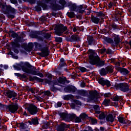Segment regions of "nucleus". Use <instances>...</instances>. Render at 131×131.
<instances>
[{
	"label": "nucleus",
	"instance_id": "obj_54",
	"mask_svg": "<svg viewBox=\"0 0 131 131\" xmlns=\"http://www.w3.org/2000/svg\"><path fill=\"white\" fill-rule=\"evenodd\" d=\"M100 130L104 131V130H105V128H104L103 127H100Z\"/></svg>",
	"mask_w": 131,
	"mask_h": 131
},
{
	"label": "nucleus",
	"instance_id": "obj_9",
	"mask_svg": "<svg viewBox=\"0 0 131 131\" xmlns=\"http://www.w3.org/2000/svg\"><path fill=\"white\" fill-rule=\"evenodd\" d=\"M64 91L67 93L72 94V93H75L76 92V88L74 86H67L64 89Z\"/></svg>",
	"mask_w": 131,
	"mask_h": 131
},
{
	"label": "nucleus",
	"instance_id": "obj_37",
	"mask_svg": "<svg viewBox=\"0 0 131 131\" xmlns=\"http://www.w3.org/2000/svg\"><path fill=\"white\" fill-rule=\"evenodd\" d=\"M78 69L80 70L81 72H85V71H86V69L84 67H79Z\"/></svg>",
	"mask_w": 131,
	"mask_h": 131
},
{
	"label": "nucleus",
	"instance_id": "obj_43",
	"mask_svg": "<svg viewBox=\"0 0 131 131\" xmlns=\"http://www.w3.org/2000/svg\"><path fill=\"white\" fill-rule=\"evenodd\" d=\"M10 2L11 4H13L14 5L18 4V1H17V0H10Z\"/></svg>",
	"mask_w": 131,
	"mask_h": 131
},
{
	"label": "nucleus",
	"instance_id": "obj_8",
	"mask_svg": "<svg viewBox=\"0 0 131 131\" xmlns=\"http://www.w3.org/2000/svg\"><path fill=\"white\" fill-rule=\"evenodd\" d=\"M58 83L57 82L55 83L53 81H51V82H49L48 83L49 85H55V84H57V85H60V84H64V83H65V81L64 80V79L61 77H59L58 78Z\"/></svg>",
	"mask_w": 131,
	"mask_h": 131
},
{
	"label": "nucleus",
	"instance_id": "obj_17",
	"mask_svg": "<svg viewBox=\"0 0 131 131\" xmlns=\"http://www.w3.org/2000/svg\"><path fill=\"white\" fill-rule=\"evenodd\" d=\"M114 42L115 43V46L116 45H118L120 42V38H119V35H115L114 36Z\"/></svg>",
	"mask_w": 131,
	"mask_h": 131
},
{
	"label": "nucleus",
	"instance_id": "obj_46",
	"mask_svg": "<svg viewBox=\"0 0 131 131\" xmlns=\"http://www.w3.org/2000/svg\"><path fill=\"white\" fill-rule=\"evenodd\" d=\"M80 117H81V118H85V117H86V115L84 113L81 114L80 115Z\"/></svg>",
	"mask_w": 131,
	"mask_h": 131
},
{
	"label": "nucleus",
	"instance_id": "obj_27",
	"mask_svg": "<svg viewBox=\"0 0 131 131\" xmlns=\"http://www.w3.org/2000/svg\"><path fill=\"white\" fill-rule=\"evenodd\" d=\"M30 91L32 93V94H35L36 93L38 92V89L37 88H31L30 89Z\"/></svg>",
	"mask_w": 131,
	"mask_h": 131
},
{
	"label": "nucleus",
	"instance_id": "obj_62",
	"mask_svg": "<svg viewBox=\"0 0 131 131\" xmlns=\"http://www.w3.org/2000/svg\"><path fill=\"white\" fill-rule=\"evenodd\" d=\"M88 128L89 129L90 131H93V129L92 128V127H88Z\"/></svg>",
	"mask_w": 131,
	"mask_h": 131
},
{
	"label": "nucleus",
	"instance_id": "obj_64",
	"mask_svg": "<svg viewBox=\"0 0 131 131\" xmlns=\"http://www.w3.org/2000/svg\"><path fill=\"white\" fill-rule=\"evenodd\" d=\"M77 30L76 29V28H73V31L74 32H75V31H76Z\"/></svg>",
	"mask_w": 131,
	"mask_h": 131
},
{
	"label": "nucleus",
	"instance_id": "obj_28",
	"mask_svg": "<svg viewBox=\"0 0 131 131\" xmlns=\"http://www.w3.org/2000/svg\"><path fill=\"white\" fill-rule=\"evenodd\" d=\"M107 73H112L113 72V68L108 67L105 68Z\"/></svg>",
	"mask_w": 131,
	"mask_h": 131
},
{
	"label": "nucleus",
	"instance_id": "obj_60",
	"mask_svg": "<svg viewBox=\"0 0 131 131\" xmlns=\"http://www.w3.org/2000/svg\"><path fill=\"white\" fill-rule=\"evenodd\" d=\"M14 74L16 76H20V74L19 73H14Z\"/></svg>",
	"mask_w": 131,
	"mask_h": 131
},
{
	"label": "nucleus",
	"instance_id": "obj_33",
	"mask_svg": "<svg viewBox=\"0 0 131 131\" xmlns=\"http://www.w3.org/2000/svg\"><path fill=\"white\" fill-rule=\"evenodd\" d=\"M77 39V37L75 35H72L70 38V41H74Z\"/></svg>",
	"mask_w": 131,
	"mask_h": 131
},
{
	"label": "nucleus",
	"instance_id": "obj_29",
	"mask_svg": "<svg viewBox=\"0 0 131 131\" xmlns=\"http://www.w3.org/2000/svg\"><path fill=\"white\" fill-rule=\"evenodd\" d=\"M67 15L70 18H74L75 17V14L73 12H68Z\"/></svg>",
	"mask_w": 131,
	"mask_h": 131
},
{
	"label": "nucleus",
	"instance_id": "obj_57",
	"mask_svg": "<svg viewBox=\"0 0 131 131\" xmlns=\"http://www.w3.org/2000/svg\"><path fill=\"white\" fill-rule=\"evenodd\" d=\"M106 51V50L105 49H101V53H102V54H103V53H105V51Z\"/></svg>",
	"mask_w": 131,
	"mask_h": 131
},
{
	"label": "nucleus",
	"instance_id": "obj_47",
	"mask_svg": "<svg viewBox=\"0 0 131 131\" xmlns=\"http://www.w3.org/2000/svg\"><path fill=\"white\" fill-rule=\"evenodd\" d=\"M94 108L95 110H100V106H99V105H94Z\"/></svg>",
	"mask_w": 131,
	"mask_h": 131
},
{
	"label": "nucleus",
	"instance_id": "obj_6",
	"mask_svg": "<svg viewBox=\"0 0 131 131\" xmlns=\"http://www.w3.org/2000/svg\"><path fill=\"white\" fill-rule=\"evenodd\" d=\"M18 104L16 103L10 104L7 106V109L9 110L11 113H16L17 110H18Z\"/></svg>",
	"mask_w": 131,
	"mask_h": 131
},
{
	"label": "nucleus",
	"instance_id": "obj_45",
	"mask_svg": "<svg viewBox=\"0 0 131 131\" xmlns=\"http://www.w3.org/2000/svg\"><path fill=\"white\" fill-rule=\"evenodd\" d=\"M75 120L76 122H81V119L79 117H77Z\"/></svg>",
	"mask_w": 131,
	"mask_h": 131
},
{
	"label": "nucleus",
	"instance_id": "obj_16",
	"mask_svg": "<svg viewBox=\"0 0 131 131\" xmlns=\"http://www.w3.org/2000/svg\"><path fill=\"white\" fill-rule=\"evenodd\" d=\"M17 66L18 67H19L20 69L21 68L24 72H26L27 73L28 72L27 68H24V63L23 62H20L19 63L17 64Z\"/></svg>",
	"mask_w": 131,
	"mask_h": 131
},
{
	"label": "nucleus",
	"instance_id": "obj_24",
	"mask_svg": "<svg viewBox=\"0 0 131 131\" xmlns=\"http://www.w3.org/2000/svg\"><path fill=\"white\" fill-rule=\"evenodd\" d=\"M107 115V113H101L99 116V119H104Z\"/></svg>",
	"mask_w": 131,
	"mask_h": 131
},
{
	"label": "nucleus",
	"instance_id": "obj_11",
	"mask_svg": "<svg viewBox=\"0 0 131 131\" xmlns=\"http://www.w3.org/2000/svg\"><path fill=\"white\" fill-rule=\"evenodd\" d=\"M89 94V98L90 100H95V99H96V97H97V95H98L97 91H90Z\"/></svg>",
	"mask_w": 131,
	"mask_h": 131
},
{
	"label": "nucleus",
	"instance_id": "obj_19",
	"mask_svg": "<svg viewBox=\"0 0 131 131\" xmlns=\"http://www.w3.org/2000/svg\"><path fill=\"white\" fill-rule=\"evenodd\" d=\"M63 100H66L67 101H69V100H72L73 99L74 96L73 95L70 94L67 95H64L63 96Z\"/></svg>",
	"mask_w": 131,
	"mask_h": 131
},
{
	"label": "nucleus",
	"instance_id": "obj_55",
	"mask_svg": "<svg viewBox=\"0 0 131 131\" xmlns=\"http://www.w3.org/2000/svg\"><path fill=\"white\" fill-rule=\"evenodd\" d=\"M4 68L5 70H7V69H8V68H9V66H8V65H5V66H4Z\"/></svg>",
	"mask_w": 131,
	"mask_h": 131
},
{
	"label": "nucleus",
	"instance_id": "obj_23",
	"mask_svg": "<svg viewBox=\"0 0 131 131\" xmlns=\"http://www.w3.org/2000/svg\"><path fill=\"white\" fill-rule=\"evenodd\" d=\"M92 22H93V23H95V24H98V23L100 22V18L96 17H93L92 18Z\"/></svg>",
	"mask_w": 131,
	"mask_h": 131
},
{
	"label": "nucleus",
	"instance_id": "obj_40",
	"mask_svg": "<svg viewBox=\"0 0 131 131\" xmlns=\"http://www.w3.org/2000/svg\"><path fill=\"white\" fill-rule=\"evenodd\" d=\"M34 75H38V76H39L40 77H43V74L41 73H39L37 74L36 73H33Z\"/></svg>",
	"mask_w": 131,
	"mask_h": 131
},
{
	"label": "nucleus",
	"instance_id": "obj_39",
	"mask_svg": "<svg viewBox=\"0 0 131 131\" xmlns=\"http://www.w3.org/2000/svg\"><path fill=\"white\" fill-rule=\"evenodd\" d=\"M114 101H115L116 102H118L120 100V97H119L118 96H115L113 98Z\"/></svg>",
	"mask_w": 131,
	"mask_h": 131
},
{
	"label": "nucleus",
	"instance_id": "obj_56",
	"mask_svg": "<svg viewBox=\"0 0 131 131\" xmlns=\"http://www.w3.org/2000/svg\"><path fill=\"white\" fill-rule=\"evenodd\" d=\"M64 61H65V60H64L63 58H61L60 59V61L61 62V63H64Z\"/></svg>",
	"mask_w": 131,
	"mask_h": 131
},
{
	"label": "nucleus",
	"instance_id": "obj_1",
	"mask_svg": "<svg viewBox=\"0 0 131 131\" xmlns=\"http://www.w3.org/2000/svg\"><path fill=\"white\" fill-rule=\"evenodd\" d=\"M89 62L92 65H96L102 67L104 66L105 61L104 60H100V57L98 56L97 53L93 50H89Z\"/></svg>",
	"mask_w": 131,
	"mask_h": 131
},
{
	"label": "nucleus",
	"instance_id": "obj_4",
	"mask_svg": "<svg viewBox=\"0 0 131 131\" xmlns=\"http://www.w3.org/2000/svg\"><path fill=\"white\" fill-rule=\"evenodd\" d=\"M38 108L33 104L30 105L28 107V111L31 115H35L38 112Z\"/></svg>",
	"mask_w": 131,
	"mask_h": 131
},
{
	"label": "nucleus",
	"instance_id": "obj_5",
	"mask_svg": "<svg viewBox=\"0 0 131 131\" xmlns=\"http://www.w3.org/2000/svg\"><path fill=\"white\" fill-rule=\"evenodd\" d=\"M65 32L66 34H68V32L67 31V27L61 26L57 29V30L55 31L56 34L58 35L59 36L62 35L63 34V32Z\"/></svg>",
	"mask_w": 131,
	"mask_h": 131
},
{
	"label": "nucleus",
	"instance_id": "obj_35",
	"mask_svg": "<svg viewBox=\"0 0 131 131\" xmlns=\"http://www.w3.org/2000/svg\"><path fill=\"white\" fill-rule=\"evenodd\" d=\"M50 124H51V123L48 122L47 124H45L44 125H43L42 126V128H43L44 129H47V128H49V125H50Z\"/></svg>",
	"mask_w": 131,
	"mask_h": 131
},
{
	"label": "nucleus",
	"instance_id": "obj_2",
	"mask_svg": "<svg viewBox=\"0 0 131 131\" xmlns=\"http://www.w3.org/2000/svg\"><path fill=\"white\" fill-rule=\"evenodd\" d=\"M70 9L71 11H74L75 12L82 14L83 13H84V11L85 10V9H86V6L83 5L76 6L75 4H72Z\"/></svg>",
	"mask_w": 131,
	"mask_h": 131
},
{
	"label": "nucleus",
	"instance_id": "obj_59",
	"mask_svg": "<svg viewBox=\"0 0 131 131\" xmlns=\"http://www.w3.org/2000/svg\"><path fill=\"white\" fill-rule=\"evenodd\" d=\"M81 88H84V86H85V84H84V83H82L81 84Z\"/></svg>",
	"mask_w": 131,
	"mask_h": 131
},
{
	"label": "nucleus",
	"instance_id": "obj_20",
	"mask_svg": "<svg viewBox=\"0 0 131 131\" xmlns=\"http://www.w3.org/2000/svg\"><path fill=\"white\" fill-rule=\"evenodd\" d=\"M120 72H121V74H123V75H127L128 73H129V72L128 70L126 69H120Z\"/></svg>",
	"mask_w": 131,
	"mask_h": 131
},
{
	"label": "nucleus",
	"instance_id": "obj_50",
	"mask_svg": "<svg viewBox=\"0 0 131 131\" xmlns=\"http://www.w3.org/2000/svg\"><path fill=\"white\" fill-rule=\"evenodd\" d=\"M50 37H51V35H50V34L49 33H47L45 35V37L46 38H47V39H49V38H50Z\"/></svg>",
	"mask_w": 131,
	"mask_h": 131
},
{
	"label": "nucleus",
	"instance_id": "obj_41",
	"mask_svg": "<svg viewBox=\"0 0 131 131\" xmlns=\"http://www.w3.org/2000/svg\"><path fill=\"white\" fill-rule=\"evenodd\" d=\"M74 102L75 104H76L77 105H81V102L78 100H74Z\"/></svg>",
	"mask_w": 131,
	"mask_h": 131
},
{
	"label": "nucleus",
	"instance_id": "obj_14",
	"mask_svg": "<svg viewBox=\"0 0 131 131\" xmlns=\"http://www.w3.org/2000/svg\"><path fill=\"white\" fill-rule=\"evenodd\" d=\"M67 127V125L65 123H62L57 127V131H64L65 128Z\"/></svg>",
	"mask_w": 131,
	"mask_h": 131
},
{
	"label": "nucleus",
	"instance_id": "obj_3",
	"mask_svg": "<svg viewBox=\"0 0 131 131\" xmlns=\"http://www.w3.org/2000/svg\"><path fill=\"white\" fill-rule=\"evenodd\" d=\"M117 90H120L124 93L129 91V85L127 83H120L115 85Z\"/></svg>",
	"mask_w": 131,
	"mask_h": 131
},
{
	"label": "nucleus",
	"instance_id": "obj_30",
	"mask_svg": "<svg viewBox=\"0 0 131 131\" xmlns=\"http://www.w3.org/2000/svg\"><path fill=\"white\" fill-rule=\"evenodd\" d=\"M30 80H32L33 79H37V80H38V81H39V82H42V81H43L42 79L39 78L37 77H34L33 78L30 77Z\"/></svg>",
	"mask_w": 131,
	"mask_h": 131
},
{
	"label": "nucleus",
	"instance_id": "obj_26",
	"mask_svg": "<svg viewBox=\"0 0 131 131\" xmlns=\"http://www.w3.org/2000/svg\"><path fill=\"white\" fill-rule=\"evenodd\" d=\"M103 105H104V106H110V100L109 99H105L103 102Z\"/></svg>",
	"mask_w": 131,
	"mask_h": 131
},
{
	"label": "nucleus",
	"instance_id": "obj_34",
	"mask_svg": "<svg viewBox=\"0 0 131 131\" xmlns=\"http://www.w3.org/2000/svg\"><path fill=\"white\" fill-rule=\"evenodd\" d=\"M43 94L45 96H47L48 97H50L51 95H52V93H51V92L50 91H47L43 92Z\"/></svg>",
	"mask_w": 131,
	"mask_h": 131
},
{
	"label": "nucleus",
	"instance_id": "obj_32",
	"mask_svg": "<svg viewBox=\"0 0 131 131\" xmlns=\"http://www.w3.org/2000/svg\"><path fill=\"white\" fill-rule=\"evenodd\" d=\"M60 117L63 119V120H65L66 119V117H67V115L64 113H62L60 114Z\"/></svg>",
	"mask_w": 131,
	"mask_h": 131
},
{
	"label": "nucleus",
	"instance_id": "obj_21",
	"mask_svg": "<svg viewBox=\"0 0 131 131\" xmlns=\"http://www.w3.org/2000/svg\"><path fill=\"white\" fill-rule=\"evenodd\" d=\"M119 122L122 123V124H126V121H125V118L122 117H119L118 118Z\"/></svg>",
	"mask_w": 131,
	"mask_h": 131
},
{
	"label": "nucleus",
	"instance_id": "obj_48",
	"mask_svg": "<svg viewBox=\"0 0 131 131\" xmlns=\"http://www.w3.org/2000/svg\"><path fill=\"white\" fill-rule=\"evenodd\" d=\"M111 96V94H110V93H105L104 95V97H105V98H108V97H110Z\"/></svg>",
	"mask_w": 131,
	"mask_h": 131
},
{
	"label": "nucleus",
	"instance_id": "obj_22",
	"mask_svg": "<svg viewBox=\"0 0 131 131\" xmlns=\"http://www.w3.org/2000/svg\"><path fill=\"white\" fill-rule=\"evenodd\" d=\"M99 73L100 75L104 76L107 75V70L106 69H101L100 70H99Z\"/></svg>",
	"mask_w": 131,
	"mask_h": 131
},
{
	"label": "nucleus",
	"instance_id": "obj_12",
	"mask_svg": "<svg viewBox=\"0 0 131 131\" xmlns=\"http://www.w3.org/2000/svg\"><path fill=\"white\" fill-rule=\"evenodd\" d=\"M40 55L42 57H47L49 56V49L48 48H45L42 49Z\"/></svg>",
	"mask_w": 131,
	"mask_h": 131
},
{
	"label": "nucleus",
	"instance_id": "obj_51",
	"mask_svg": "<svg viewBox=\"0 0 131 131\" xmlns=\"http://www.w3.org/2000/svg\"><path fill=\"white\" fill-rule=\"evenodd\" d=\"M30 4H35V2H36V0H28Z\"/></svg>",
	"mask_w": 131,
	"mask_h": 131
},
{
	"label": "nucleus",
	"instance_id": "obj_38",
	"mask_svg": "<svg viewBox=\"0 0 131 131\" xmlns=\"http://www.w3.org/2000/svg\"><path fill=\"white\" fill-rule=\"evenodd\" d=\"M7 6H6V4H3L2 2H0V8L2 9V10H5V8H6Z\"/></svg>",
	"mask_w": 131,
	"mask_h": 131
},
{
	"label": "nucleus",
	"instance_id": "obj_58",
	"mask_svg": "<svg viewBox=\"0 0 131 131\" xmlns=\"http://www.w3.org/2000/svg\"><path fill=\"white\" fill-rule=\"evenodd\" d=\"M107 54H111V50L108 49L107 51Z\"/></svg>",
	"mask_w": 131,
	"mask_h": 131
},
{
	"label": "nucleus",
	"instance_id": "obj_7",
	"mask_svg": "<svg viewBox=\"0 0 131 131\" xmlns=\"http://www.w3.org/2000/svg\"><path fill=\"white\" fill-rule=\"evenodd\" d=\"M98 83H99V84H101V85H106L107 88H109V86H111V83H110L109 80L104 79V78H100L98 80Z\"/></svg>",
	"mask_w": 131,
	"mask_h": 131
},
{
	"label": "nucleus",
	"instance_id": "obj_15",
	"mask_svg": "<svg viewBox=\"0 0 131 131\" xmlns=\"http://www.w3.org/2000/svg\"><path fill=\"white\" fill-rule=\"evenodd\" d=\"M106 120L108 122H113V121H114V117H113V115L112 114H110L107 115Z\"/></svg>",
	"mask_w": 131,
	"mask_h": 131
},
{
	"label": "nucleus",
	"instance_id": "obj_53",
	"mask_svg": "<svg viewBox=\"0 0 131 131\" xmlns=\"http://www.w3.org/2000/svg\"><path fill=\"white\" fill-rule=\"evenodd\" d=\"M13 45H16V48H19L20 47V45L19 44H17L16 42H13Z\"/></svg>",
	"mask_w": 131,
	"mask_h": 131
},
{
	"label": "nucleus",
	"instance_id": "obj_13",
	"mask_svg": "<svg viewBox=\"0 0 131 131\" xmlns=\"http://www.w3.org/2000/svg\"><path fill=\"white\" fill-rule=\"evenodd\" d=\"M28 123L30 124V125H35L36 124H38V119L37 118H34L31 120V121H28Z\"/></svg>",
	"mask_w": 131,
	"mask_h": 131
},
{
	"label": "nucleus",
	"instance_id": "obj_36",
	"mask_svg": "<svg viewBox=\"0 0 131 131\" xmlns=\"http://www.w3.org/2000/svg\"><path fill=\"white\" fill-rule=\"evenodd\" d=\"M62 106V102H58L57 103H55V108H58V107H61Z\"/></svg>",
	"mask_w": 131,
	"mask_h": 131
},
{
	"label": "nucleus",
	"instance_id": "obj_61",
	"mask_svg": "<svg viewBox=\"0 0 131 131\" xmlns=\"http://www.w3.org/2000/svg\"><path fill=\"white\" fill-rule=\"evenodd\" d=\"M102 12H99L98 13V16H102Z\"/></svg>",
	"mask_w": 131,
	"mask_h": 131
},
{
	"label": "nucleus",
	"instance_id": "obj_44",
	"mask_svg": "<svg viewBox=\"0 0 131 131\" xmlns=\"http://www.w3.org/2000/svg\"><path fill=\"white\" fill-rule=\"evenodd\" d=\"M11 36L13 38H15V37H17V36H18V34H17V33H13L12 34Z\"/></svg>",
	"mask_w": 131,
	"mask_h": 131
},
{
	"label": "nucleus",
	"instance_id": "obj_52",
	"mask_svg": "<svg viewBox=\"0 0 131 131\" xmlns=\"http://www.w3.org/2000/svg\"><path fill=\"white\" fill-rule=\"evenodd\" d=\"M92 122L93 124H96V123H97V120L92 119Z\"/></svg>",
	"mask_w": 131,
	"mask_h": 131
},
{
	"label": "nucleus",
	"instance_id": "obj_10",
	"mask_svg": "<svg viewBox=\"0 0 131 131\" xmlns=\"http://www.w3.org/2000/svg\"><path fill=\"white\" fill-rule=\"evenodd\" d=\"M7 96L9 99L15 100V99H16V97H17V93L15 92L9 91L7 92Z\"/></svg>",
	"mask_w": 131,
	"mask_h": 131
},
{
	"label": "nucleus",
	"instance_id": "obj_25",
	"mask_svg": "<svg viewBox=\"0 0 131 131\" xmlns=\"http://www.w3.org/2000/svg\"><path fill=\"white\" fill-rule=\"evenodd\" d=\"M106 41L108 43H111L112 46H115V44L114 43V41L113 40V39L110 38H107L106 39Z\"/></svg>",
	"mask_w": 131,
	"mask_h": 131
},
{
	"label": "nucleus",
	"instance_id": "obj_63",
	"mask_svg": "<svg viewBox=\"0 0 131 131\" xmlns=\"http://www.w3.org/2000/svg\"><path fill=\"white\" fill-rule=\"evenodd\" d=\"M24 115H25V116H27V113H26V112H24L23 113Z\"/></svg>",
	"mask_w": 131,
	"mask_h": 131
},
{
	"label": "nucleus",
	"instance_id": "obj_42",
	"mask_svg": "<svg viewBox=\"0 0 131 131\" xmlns=\"http://www.w3.org/2000/svg\"><path fill=\"white\" fill-rule=\"evenodd\" d=\"M56 40L58 42H62V38L61 37H57L56 38Z\"/></svg>",
	"mask_w": 131,
	"mask_h": 131
},
{
	"label": "nucleus",
	"instance_id": "obj_18",
	"mask_svg": "<svg viewBox=\"0 0 131 131\" xmlns=\"http://www.w3.org/2000/svg\"><path fill=\"white\" fill-rule=\"evenodd\" d=\"M18 126L19 127L20 129H26V128L28 127V125L23 122L19 123L18 124Z\"/></svg>",
	"mask_w": 131,
	"mask_h": 131
},
{
	"label": "nucleus",
	"instance_id": "obj_31",
	"mask_svg": "<svg viewBox=\"0 0 131 131\" xmlns=\"http://www.w3.org/2000/svg\"><path fill=\"white\" fill-rule=\"evenodd\" d=\"M37 5L42 7V8H43L44 9H45V8H47V7L43 5V1H38Z\"/></svg>",
	"mask_w": 131,
	"mask_h": 131
},
{
	"label": "nucleus",
	"instance_id": "obj_49",
	"mask_svg": "<svg viewBox=\"0 0 131 131\" xmlns=\"http://www.w3.org/2000/svg\"><path fill=\"white\" fill-rule=\"evenodd\" d=\"M113 6H115V4H114V3L111 2L108 4L109 8H111L112 7H113Z\"/></svg>",
	"mask_w": 131,
	"mask_h": 131
}]
</instances>
